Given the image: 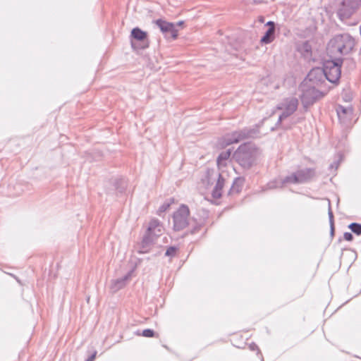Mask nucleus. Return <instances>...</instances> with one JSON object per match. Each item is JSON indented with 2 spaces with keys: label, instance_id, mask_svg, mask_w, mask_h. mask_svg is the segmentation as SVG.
<instances>
[{
  "label": "nucleus",
  "instance_id": "dca6fc26",
  "mask_svg": "<svg viewBox=\"0 0 361 361\" xmlns=\"http://www.w3.org/2000/svg\"><path fill=\"white\" fill-rule=\"evenodd\" d=\"M243 137H245V135L240 132H234L230 135H227L225 138L224 143L222 145H229L233 143H236L240 141Z\"/></svg>",
  "mask_w": 361,
  "mask_h": 361
},
{
  "label": "nucleus",
  "instance_id": "a878e982",
  "mask_svg": "<svg viewBox=\"0 0 361 361\" xmlns=\"http://www.w3.org/2000/svg\"><path fill=\"white\" fill-rule=\"evenodd\" d=\"M237 181L234 183V184L232 186L231 191H233L235 189V185H237Z\"/></svg>",
  "mask_w": 361,
  "mask_h": 361
},
{
  "label": "nucleus",
  "instance_id": "f3484780",
  "mask_svg": "<svg viewBox=\"0 0 361 361\" xmlns=\"http://www.w3.org/2000/svg\"><path fill=\"white\" fill-rule=\"evenodd\" d=\"M224 185V178L222 173H219L217 183L212 191V197L215 199H218L221 196L222 188Z\"/></svg>",
  "mask_w": 361,
  "mask_h": 361
},
{
  "label": "nucleus",
  "instance_id": "1a4fd4ad",
  "mask_svg": "<svg viewBox=\"0 0 361 361\" xmlns=\"http://www.w3.org/2000/svg\"><path fill=\"white\" fill-rule=\"evenodd\" d=\"M298 101L296 98L290 97L284 99L277 107L282 112L279 116V122L292 115L297 109Z\"/></svg>",
  "mask_w": 361,
  "mask_h": 361
},
{
  "label": "nucleus",
  "instance_id": "a211bd4d",
  "mask_svg": "<svg viewBox=\"0 0 361 361\" xmlns=\"http://www.w3.org/2000/svg\"><path fill=\"white\" fill-rule=\"evenodd\" d=\"M131 37L137 41L143 42L147 38V32L138 27L133 28L131 31Z\"/></svg>",
  "mask_w": 361,
  "mask_h": 361
},
{
  "label": "nucleus",
  "instance_id": "ddd939ff",
  "mask_svg": "<svg viewBox=\"0 0 361 361\" xmlns=\"http://www.w3.org/2000/svg\"><path fill=\"white\" fill-rule=\"evenodd\" d=\"M336 111L338 116L341 122L347 123L348 120L351 119L353 115L352 108L338 106L336 108Z\"/></svg>",
  "mask_w": 361,
  "mask_h": 361
},
{
  "label": "nucleus",
  "instance_id": "b1692460",
  "mask_svg": "<svg viewBox=\"0 0 361 361\" xmlns=\"http://www.w3.org/2000/svg\"><path fill=\"white\" fill-rule=\"evenodd\" d=\"M329 219H330V221L331 223V224H333V213L331 211V209H329Z\"/></svg>",
  "mask_w": 361,
  "mask_h": 361
},
{
  "label": "nucleus",
  "instance_id": "7ed1b4c3",
  "mask_svg": "<svg viewBox=\"0 0 361 361\" xmlns=\"http://www.w3.org/2000/svg\"><path fill=\"white\" fill-rule=\"evenodd\" d=\"M315 176L312 169H304L286 177L283 180L269 183L267 186L269 189L283 187L286 183H302L310 180Z\"/></svg>",
  "mask_w": 361,
  "mask_h": 361
},
{
  "label": "nucleus",
  "instance_id": "aec40b11",
  "mask_svg": "<svg viewBox=\"0 0 361 361\" xmlns=\"http://www.w3.org/2000/svg\"><path fill=\"white\" fill-rule=\"evenodd\" d=\"M350 230L357 235H361V224L353 223L350 224Z\"/></svg>",
  "mask_w": 361,
  "mask_h": 361
},
{
  "label": "nucleus",
  "instance_id": "5701e85b",
  "mask_svg": "<svg viewBox=\"0 0 361 361\" xmlns=\"http://www.w3.org/2000/svg\"><path fill=\"white\" fill-rule=\"evenodd\" d=\"M343 238L347 241H351L353 238V235L348 232L344 233Z\"/></svg>",
  "mask_w": 361,
  "mask_h": 361
},
{
  "label": "nucleus",
  "instance_id": "412c9836",
  "mask_svg": "<svg viewBox=\"0 0 361 361\" xmlns=\"http://www.w3.org/2000/svg\"><path fill=\"white\" fill-rule=\"evenodd\" d=\"M154 335V331L152 329H145L142 334V336H143L145 337H153Z\"/></svg>",
  "mask_w": 361,
  "mask_h": 361
},
{
  "label": "nucleus",
  "instance_id": "423d86ee",
  "mask_svg": "<svg viewBox=\"0 0 361 361\" xmlns=\"http://www.w3.org/2000/svg\"><path fill=\"white\" fill-rule=\"evenodd\" d=\"M300 90L302 92L301 102L305 108L312 105L319 96V92L316 90V87L311 84H307V82H302Z\"/></svg>",
  "mask_w": 361,
  "mask_h": 361
},
{
  "label": "nucleus",
  "instance_id": "f03ea898",
  "mask_svg": "<svg viewBox=\"0 0 361 361\" xmlns=\"http://www.w3.org/2000/svg\"><path fill=\"white\" fill-rule=\"evenodd\" d=\"M354 39L348 34L335 36L330 40L328 44V51L330 54L337 56L338 54H347L354 47Z\"/></svg>",
  "mask_w": 361,
  "mask_h": 361
},
{
  "label": "nucleus",
  "instance_id": "39448f33",
  "mask_svg": "<svg viewBox=\"0 0 361 361\" xmlns=\"http://www.w3.org/2000/svg\"><path fill=\"white\" fill-rule=\"evenodd\" d=\"M360 7L361 0H343L337 13L339 18L344 21L353 17Z\"/></svg>",
  "mask_w": 361,
  "mask_h": 361
},
{
  "label": "nucleus",
  "instance_id": "20e7f679",
  "mask_svg": "<svg viewBox=\"0 0 361 361\" xmlns=\"http://www.w3.org/2000/svg\"><path fill=\"white\" fill-rule=\"evenodd\" d=\"M164 233V227L162 224L157 219H152L142 240V247L139 251L140 253H146L149 250V245L154 240L159 236L161 235Z\"/></svg>",
  "mask_w": 361,
  "mask_h": 361
},
{
  "label": "nucleus",
  "instance_id": "6ab92c4d",
  "mask_svg": "<svg viewBox=\"0 0 361 361\" xmlns=\"http://www.w3.org/2000/svg\"><path fill=\"white\" fill-rule=\"evenodd\" d=\"M173 203V200L170 199L165 201L158 209L157 214L161 216L163 213L168 211L171 205Z\"/></svg>",
  "mask_w": 361,
  "mask_h": 361
},
{
  "label": "nucleus",
  "instance_id": "393cba45",
  "mask_svg": "<svg viewBox=\"0 0 361 361\" xmlns=\"http://www.w3.org/2000/svg\"><path fill=\"white\" fill-rule=\"evenodd\" d=\"M96 352L92 355L86 361H94V360L95 359V357H96Z\"/></svg>",
  "mask_w": 361,
  "mask_h": 361
},
{
  "label": "nucleus",
  "instance_id": "6e6552de",
  "mask_svg": "<svg viewBox=\"0 0 361 361\" xmlns=\"http://www.w3.org/2000/svg\"><path fill=\"white\" fill-rule=\"evenodd\" d=\"M326 79L331 83H336L341 77V63L338 61H326L323 68Z\"/></svg>",
  "mask_w": 361,
  "mask_h": 361
},
{
  "label": "nucleus",
  "instance_id": "9d476101",
  "mask_svg": "<svg viewBox=\"0 0 361 361\" xmlns=\"http://www.w3.org/2000/svg\"><path fill=\"white\" fill-rule=\"evenodd\" d=\"M325 80L326 75L323 68H315L310 71L303 82H307V84H311V85L317 87L319 84L324 82Z\"/></svg>",
  "mask_w": 361,
  "mask_h": 361
},
{
  "label": "nucleus",
  "instance_id": "f257e3e1",
  "mask_svg": "<svg viewBox=\"0 0 361 361\" xmlns=\"http://www.w3.org/2000/svg\"><path fill=\"white\" fill-rule=\"evenodd\" d=\"M260 155L257 147L251 143L241 145L233 154L234 159L244 169L255 165Z\"/></svg>",
  "mask_w": 361,
  "mask_h": 361
},
{
  "label": "nucleus",
  "instance_id": "cd10ccee",
  "mask_svg": "<svg viewBox=\"0 0 361 361\" xmlns=\"http://www.w3.org/2000/svg\"><path fill=\"white\" fill-rule=\"evenodd\" d=\"M147 46H148V45H147V44H146V45H145V46L143 47V48H145V47H147Z\"/></svg>",
  "mask_w": 361,
  "mask_h": 361
},
{
  "label": "nucleus",
  "instance_id": "4be33fe9",
  "mask_svg": "<svg viewBox=\"0 0 361 361\" xmlns=\"http://www.w3.org/2000/svg\"><path fill=\"white\" fill-rule=\"evenodd\" d=\"M176 248L174 247H170L166 250V256H173L176 254Z\"/></svg>",
  "mask_w": 361,
  "mask_h": 361
},
{
  "label": "nucleus",
  "instance_id": "9b49d317",
  "mask_svg": "<svg viewBox=\"0 0 361 361\" xmlns=\"http://www.w3.org/2000/svg\"><path fill=\"white\" fill-rule=\"evenodd\" d=\"M154 23L160 28L161 31L166 35V37H167L168 34H170L173 39H176L178 37V30L176 29L174 23L161 19H158Z\"/></svg>",
  "mask_w": 361,
  "mask_h": 361
},
{
  "label": "nucleus",
  "instance_id": "2eb2a0df",
  "mask_svg": "<svg viewBox=\"0 0 361 361\" xmlns=\"http://www.w3.org/2000/svg\"><path fill=\"white\" fill-rule=\"evenodd\" d=\"M231 150L228 149L222 152L217 159V165L219 169L224 172L223 169L230 163Z\"/></svg>",
  "mask_w": 361,
  "mask_h": 361
},
{
  "label": "nucleus",
  "instance_id": "bb28decb",
  "mask_svg": "<svg viewBox=\"0 0 361 361\" xmlns=\"http://www.w3.org/2000/svg\"><path fill=\"white\" fill-rule=\"evenodd\" d=\"M183 24V21H179L177 24H175L176 25V27L177 25H182Z\"/></svg>",
  "mask_w": 361,
  "mask_h": 361
},
{
  "label": "nucleus",
  "instance_id": "4468645a",
  "mask_svg": "<svg viewBox=\"0 0 361 361\" xmlns=\"http://www.w3.org/2000/svg\"><path fill=\"white\" fill-rule=\"evenodd\" d=\"M267 25L269 26V27L260 40L262 44H265L272 42L275 38V36H274L275 27H274V22L269 21L267 23Z\"/></svg>",
  "mask_w": 361,
  "mask_h": 361
},
{
  "label": "nucleus",
  "instance_id": "0eeeda50",
  "mask_svg": "<svg viewBox=\"0 0 361 361\" xmlns=\"http://www.w3.org/2000/svg\"><path fill=\"white\" fill-rule=\"evenodd\" d=\"M189 214V208L185 204H182L178 209L174 212L173 221V229L175 231H181L188 225Z\"/></svg>",
  "mask_w": 361,
  "mask_h": 361
},
{
  "label": "nucleus",
  "instance_id": "f8f14e48",
  "mask_svg": "<svg viewBox=\"0 0 361 361\" xmlns=\"http://www.w3.org/2000/svg\"><path fill=\"white\" fill-rule=\"evenodd\" d=\"M132 273L133 271H130L121 278L111 280L109 286L110 291L115 293L125 288L132 277Z\"/></svg>",
  "mask_w": 361,
  "mask_h": 361
}]
</instances>
